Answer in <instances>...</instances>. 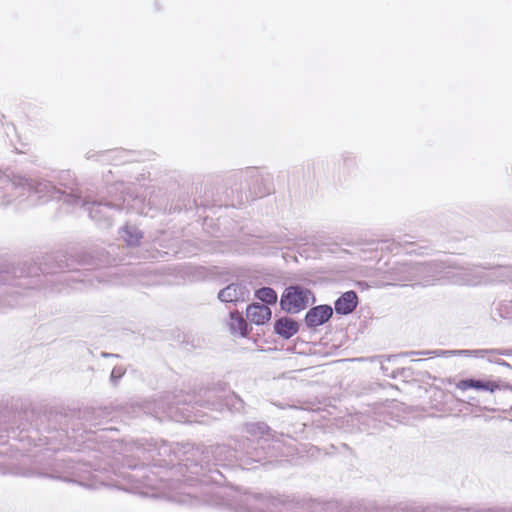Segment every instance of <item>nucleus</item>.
Returning a JSON list of instances; mask_svg holds the SVG:
<instances>
[{
    "instance_id": "nucleus-8",
    "label": "nucleus",
    "mask_w": 512,
    "mask_h": 512,
    "mask_svg": "<svg viewBox=\"0 0 512 512\" xmlns=\"http://www.w3.org/2000/svg\"><path fill=\"white\" fill-rule=\"evenodd\" d=\"M298 323L288 317H282L274 323V331L284 339H289L298 332Z\"/></svg>"
},
{
    "instance_id": "nucleus-9",
    "label": "nucleus",
    "mask_w": 512,
    "mask_h": 512,
    "mask_svg": "<svg viewBox=\"0 0 512 512\" xmlns=\"http://www.w3.org/2000/svg\"><path fill=\"white\" fill-rule=\"evenodd\" d=\"M255 297L267 306L275 305L278 300L276 291L270 287H263L256 290Z\"/></svg>"
},
{
    "instance_id": "nucleus-2",
    "label": "nucleus",
    "mask_w": 512,
    "mask_h": 512,
    "mask_svg": "<svg viewBox=\"0 0 512 512\" xmlns=\"http://www.w3.org/2000/svg\"><path fill=\"white\" fill-rule=\"evenodd\" d=\"M456 388L460 391H466L468 389H475V390L489 391L491 393H493L497 390H501V389L512 391V386H510L508 383L500 384L497 381L475 380V379L460 380L456 383Z\"/></svg>"
},
{
    "instance_id": "nucleus-6",
    "label": "nucleus",
    "mask_w": 512,
    "mask_h": 512,
    "mask_svg": "<svg viewBox=\"0 0 512 512\" xmlns=\"http://www.w3.org/2000/svg\"><path fill=\"white\" fill-rule=\"evenodd\" d=\"M226 325L228 327L229 332L233 335L246 337L250 332V328L247 321L244 319V317L239 311H233L229 314V319Z\"/></svg>"
},
{
    "instance_id": "nucleus-1",
    "label": "nucleus",
    "mask_w": 512,
    "mask_h": 512,
    "mask_svg": "<svg viewBox=\"0 0 512 512\" xmlns=\"http://www.w3.org/2000/svg\"><path fill=\"white\" fill-rule=\"evenodd\" d=\"M311 298L310 290L300 286H290L282 294L280 305L286 312L298 313L308 306Z\"/></svg>"
},
{
    "instance_id": "nucleus-4",
    "label": "nucleus",
    "mask_w": 512,
    "mask_h": 512,
    "mask_svg": "<svg viewBox=\"0 0 512 512\" xmlns=\"http://www.w3.org/2000/svg\"><path fill=\"white\" fill-rule=\"evenodd\" d=\"M332 313V308L329 305H319L307 312L305 321L309 327H317L327 322Z\"/></svg>"
},
{
    "instance_id": "nucleus-3",
    "label": "nucleus",
    "mask_w": 512,
    "mask_h": 512,
    "mask_svg": "<svg viewBox=\"0 0 512 512\" xmlns=\"http://www.w3.org/2000/svg\"><path fill=\"white\" fill-rule=\"evenodd\" d=\"M246 317L252 324L264 325L271 320L272 311L269 306L254 302L247 306Z\"/></svg>"
},
{
    "instance_id": "nucleus-5",
    "label": "nucleus",
    "mask_w": 512,
    "mask_h": 512,
    "mask_svg": "<svg viewBox=\"0 0 512 512\" xmlns=\"http://www.w3.org/2000/svg\"><path fill=\"white\" fill-rule=\"evenodd\" d=\"M247 295L248 291L244 286L233 283L222 289L218 297L223 302L236 303L244 301Z\"/></svg>"
},
{
    "instance_id": "nucleus-7",
    "label": "nucleus",
    "mask_w": 512,
    "mask_h": 512,
    "mask_svg": "<svg viewBox=\"0 0 512 512\" xmlns=\"http://www.w3.org/2000/svg\"><path fill=\"white\" fill-rule=\"evenodd\" d=\"M358 304V296L354 291L343 293L335 302V311L338 314L346 315L351 313Z\"/></svg>"
}]
</instances>
